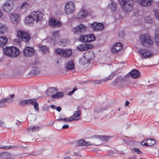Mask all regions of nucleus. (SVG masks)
I'll use <instances>...</instances> for the list:
<instances>
[{
	"label": "nucleus",
	"instance_id": "obj_46",
	"mask_svg": "<svg viewBox=\"0 0 159 159\" xmlns=\"http://www.w3.org/2000/svg\"><path fill=\"white\" fill-rule=\"evenodd\" d=\"M77 90V89L76 88H74L73 90L69 92L68 93V94L69 95H71L72 94L74 93Z\"/></svg>",
	"mask_w": 159,
	"mask_h": 159
},
{
	"label": "nucleus",
	"instance_id": "obj_9",
	"mask_svg": "<svg viewBox=\"0 0 159 159\" xmlns=\"http://www.w3.org/2000/svg\"><path fill=\"white\" fill-rule=\"evenodd\" d=\"M56 52L60 56L65 57L70 56L72 53L70 49L63 50L60 49H57Z\"/></svg>",
	"mask_w": 159,
	"mask_h": 159
},
{
	"label": "nucleus",
	"instance_id": "obj_30",
	"mask_svg": "<svg viewBox=\"0 0 159 159\" xmlns=\"http://www.w3.org/2000/svg\"><path fill=\"white\" fill-rule=\"evenodd\" d=\"M40 129L39 126H32L28 127L27 129L30 132H35L39 130Z\"/></svg>",
	"mask_w": 159,
	"mask_h": 159
},
{
	"label": "nucleus",
	"instance_id": "obj_32",
	"mask_svg": "<svg viewBox=\"0 0 159 159\" xmlns=\"http://www.w3.org/2000/svg\"><path fill=\"white\" fill-rule=\"evenodd\" d=\"M64 96V93L62 92H59L53 94L52 96V97L54 98H62Z\"/></svg>",
	"mask_w": 159,
	"mask_h": 159
},
{
	"label": "nucleus",
	"instance_id": "obj_3",
	"mask_svg": "<svg viewBox=\"0 0 159 159\" xmlns=\"http://www.w3.org/2000/svg\"><path fill=\"white\" fill-rule=\"evenodd\" d=\"M139 42L143 46L146 47H152L153 43V41L151 37L146 34H142L140 35Z\"/></svg>",
	"mask_w": 159,
	"mask_h": 159
},
{
	"label": "nucleus",
	"instance_id": "obj_63",
	"mask_svg": "<svg viewBox=\"0 0 159 159\" xmlns=\"http://www.w3.org/2000/svg\"><path fill=\"white\" fill-rule=\"evenodd\" d=\"M20 42V41L19 40H18V41L17 42L18 43H19Z\"/></svg>",
	"mask_w": 159,
	"mask_h": 159
},
{
	"label": "nucleus",
	"instance_id": "obj_1",
	"mask_svg": "<svg viewBox=\"0 0 159 159\" xmlns=\"http://www.w3.org/2000/svg\"><path fill=\"white\" fill-rule=\"evenodd\" d=\"M43 14L39 11H34L31 12L30 15L26 17L25 22L30 24L34 21L36 22L41 21L43 19Z\"/></svg>",
	"mask_w": 159,
	"mask_h": 159
},
{
	"label": "nucleus",
	"instance_id": "obj_7",
	"mask_svg": "<svg viewBox=\"0 0 159 159\" xmlns=\"http://www.w3.org/2000/svg\"><path fill=\"white\" fill-rule=\"evenodd\" d=\"M121 7L126 12L130 11L132 9L133 5L129 3L126 0H119Z\"/></svg>",
	"mask_w": 159,
	"mask_h": 159
},
{
	"label": "nucleus",
	"instance_id": "obj_54",
	"mask_svg": "<svg viewBox=\"0 0 159 159\" xmlns=\"http://www.w3.org/2000/svg\"><path fill=\"white\" fill-rule=\"evenodd\" d=\"M11 147H10V146H5L4 147V148L2 147V148H4L5 149H9L11 148Z\"/></svg>",
	"mask_w": 159,
	"mask_h": 159
},
{
	"label": "nucleus",
	"instance_id": "obj_15",
	"mask_svg": "<svg viewBox=\"0 0 159 159\" xmlns=\"http://www.w3.org/2000/svg\"><path fill=\"white\" fill-rule=\"evenodd\" d=\"M49 25L52 27H61V24L60 21L54 18H51L49 21Z\"/></svg>",
	"mask_w": 159,
	"mask_h": 159
},
{
	"label": "nucleus",
	"instance_id": "obj_49",
	"mask_svg": "<svg viewBox=\"0 0 159 159\" xmlns=\"http://www.w3.org/2000/svg\"><path fill=\"white\" fill-rule=\"evenodd\" d=\"M141 144L142 145L144 146H148V142L147 143H145L144 141H143L141 143Z\"/></svg>",
	"mask_w": 159,
	"mask_h": 159
},
{
	"label": "nucleus",
	"instance_id": "obj_25",
	"mask_svg": "<svg viewBox=\"0 0 159 159\" xmlns=\"http://www.w3.org/2000/svg\"><path fill=\"white\" fill-rule=\"evenodd\" d=\"M108 7L111 11L114 12L117 9V4L115 2L111 1V3L109 4Z\"/></svg>",
	"mask_w": 159,
	"mask_h": 159
},
{
	"label": "nucleus",
	"instance_id": "obj_44",
	"mask_svg": "<svg viewBox=\"0 0 159 159\" xmlns=\"http://www.w3.org/2000/svg\"><path fill=\"white\" fill-rule=\"evenodd\" d=\"M113 75H109L108 76L107 78H106L105 79H104L103 81H108L109 80H111L113 78Z\"/></svg>",
	"mask_w": 159,
	"mask_h": 159
},
{
	"label": "nucleus",
	"instance_id": "obj_62",
	"mask_svg": "<svg viewBox=\"0 0 159 159\" xmlns=\"http://www.w3.org/2000/svg\"><path fill=\"white\" fill-rule=\"evenodd\" d=\"M127 159H135V158L134 157H131L127 158Z\"/></svg>",
	"mask_w": 159,
	"mask_h": 159
},
{
	"label": "nucleus",
	"instance_id": "obj_2",
	"mask_svg": "<svg viewBox=\"0 0 159 159\" xmlns=\"http://www.w3.org/2000/svg\"><path fill=\"white\" fill-rule=\"evenodd\" d=\"M3 51L4 54L12 57H17L20 53L19 50L13 46L7 47L3 49Z\"/></svg>",
	"mask_w": 159,
	"mask_h": 159
},
{
	"label": "nucleus",
	"instance_id": "obj_6",
	"mask_svg": "<svg viewBox=\"0 0 159 159\" xmlns=\"http://www.w3.org/2000/svg\"><path fill=\"white\" fill-rule=\"evenodd\" d=\"M14 2L12 0H7L2 6V10L7 12H10L13 9Z\"/></svg>",
	"mask_w": 159,
	"mask_h": 159
},
{
	"label": "nucleus",
	"instance_id": "obj_28",
	"mask_svg": "<svg viewBox=\"0 0 159 159\" xmlns=\"http://www.w3.org/2000/svg\"><path fill=\"white\" fill-rule=\"evenodd\" d=\"M7 39L5 36L0 37V47L4 46L7 43Z\"/></svg>",
	"mask_w": 159,
	"mask_h": 159
},
{
	"label": "nucleus",
	"instance_id": "obj_16",
	"mask_svg": "<svg viewBox=\"0 0 159 159\" xmlns=\"http://www.w3.org/2000/svg\"><path fill=\"white\" fill-rule=\"evenodd\" d=\"M122 48V44L120 43H116L112 47L111 52L114 54H115L120 50Z\"/></svg>",
	"mask_w": 159,
	"mask_h": 159
},
{
	"label": "nucleus",
	"instance_id": "obj_22",
	"mask_svg": "<svg viewBox=\"0 0 159 159\" xmlns=\"http://www.w3.org/2000/svg\"><path fill=\"white\" fill-rule=\"evenodd\" d=\"M87 11L86 10H83L80 11L77 15V18L79 19H82L87 16Z\"/></svg>",
	"mask_w": 159,
	"mask_h": 159
},
{
	"label": "nucleus",
	"instance_id": "obj_5",
	"mask_svg": "<svg viewBox=\"0 0 159 159\" xmlns=\"http://www.w3.org/2000/svg\"><path fill=\"white\" fill-rule=\"evenodd\" d=\"M95 143L92 144H91L90 142H87L86 141L81 140L79 141L78 142V144L79 146H88L91 145H93L94 146H99L102 143L101 138V136H98L94 140Z\"/></svg>",
	"mask_w": 159,
	"mask_h": 159
},
{
	"label": "nucleus",
	"instance_id": "obj_21",
	"mask_svg": "<svg viewBox=\"0 0 159 159\" xmlns=\"http://www.w3.org/2000/svg\"><path fill=\"white\" fill-rule=\"evenodd\" d=\"M39 50L43 54H47L49 52V48L47 46L39 44Z\"/></svg>",
	"mask_w": 159,
	"mask_h": 159
},
{
	"label": "nucleus",
	"instance_id": "obj_19",
	"mask_svg": "<svg viewBox=\"0 0 159 159\" xmlns=\"http://www.w3.org/2000/svg\"><path fill=\"white\" fill-rule=\"evenodd\" d=\"M138 3L141 6L147 7L151 5L152 3V0H138Z\"/></svg>",
	"mask_w": 159,
	"mask_h": 159
},
{
	"label": "nucleus",
	"instance_id": "obj_4",
	"mask_svg": "<svg viewBox=\"0 0 159 159\" xmlns=\"http://www.w3.org/2000/svg\"><path fill=\"white\" fill-rule=\"evenodd\" d=\"M17 36L19 39L26 43H29L30 39V34L25 31L18 30L17 32Z\"/></svg>",
	"mask_w": 159,
	"mask_h": 159
},
{
	"label": "nucleus",
	"instance_id": "obj_14",
	"mask_svg": "<svg viewBox=\"0 0 159 159\" xmlns=\"http://www.w3.org/2000/svg\"><path fill=\"white\" fill-rule=\"evenodd\" d=\"M93 47V46L90 44H83L79 45L77 48L80 51H83L91 48Z\"/></svg>",
	"mask_w": 159,
	"mask_h": 159
},
{
	"label": "nucleus",
	"instance_id": "obj_29",
	"mask_svg": "<svg viewBox=\"0 0 159 159\" xmlns=\"http://www.w3.org/2000/svg\"><path fill=\"white\" fill-rule=\"evenodd\" d=\"M31 99H22L19 102V104L21 106H25L30 104Z\"/></svg>",
	"mask_w": 159,
	"mask_h": 159
},
{
	"label": "nucleus",
	"instance_id": "obj_50",
	"mask_svg": "<svg viewBox=\"0 0 159 159\" xmlns=\"http://www.w3.org/2000/svg\"><path fill=\"white\" fill-rule=\"evenodd\" d=\"M57 120L58 121H63L65 122H66V119H65V118H63V119L60 118V119H57Z\"/></svg>",
	"mask_w": 159,
	"mask_h": 159
},
{
	"label": "nucleus",
	"instance_id": "obj_58",
	"mask_svg": "<svg viewBox=\"0 0 159 159\" xmlns=\"http://www.w3.org/2000/svg\"><path fill=\"white\" fill-rule=\"evenodd\" d=\"M129 102H128V101H126L125 102V105L126 106H127L129 104Z\"/></svg>",
	"mask_w": 159,
	"mask_h": 159
},
{
	"label": "nucleus",
	"instance_id": "obj_23",
	"mask_svg": "<svg viewBox=\"0 0 159 159\" xmlns=\"http://www.w3.org/2000/svg\"><path fill=\"white\" fill-rule=\"evenodd\" d=\"M74 68V61L72 60L68 61L66 64V68L67 70H71Z\"/></svg>",
	"mask_w": 159,
	"mask_h": 159
},
{
	"label": "nucleus",
	"instance_id": "obj_60",
	"mask_svg": "<svg viewBox=\"0 0 159 159\" xmlns=\"http://www.w3.org/2000/svg\"><path fill=\"white\" fill-rule=\"evenodd\" d=\"M10 97L11 98H13L14 97V94H11L10 95Z\"/></svg>",
	"mask_w": 159,
	"mask_h": 159
},
{
	"label": "nucleus",
	"instance_id": "obj_38",
	"mask_svg": "<svg viewBox=\"0 0 159 159\" xmlns=\"http://www.w3.org/2000/svg\"><path fill=\"white\" fill-rule=\"evenodd\" d=\"M57 91L56 88H50L47 91L46 93L48 94L50 93H56L57 92Z\"/></svg>",
	"mask_w": 159,
	"mask_h": 159
},
{
	"label": "nucleus",
	"instance_id": "obj_31",
	"mask_svg": "<svg viewBox=\"0 0 159 159\" xmlns=\"http://www.w3.org/2000/svg\"><path fill=\"white\" fill-rule=\"evenodd\" d=\"M69 42V41L67 39H62L61 40L59 44L61 46L64 47L68 45Z\"/></svg>",
	"mask_w": 159,
	"mask_h": 159
},
{
	"label": "nucleus",
	"instance_id": "obj_20",
	"mask_svg": "<svg viewBox=\"0 0 159 159\" xmlns=\"http://www.w3.org/2000/svg\"><path fill=\"white\" fill-rule=\"evenodd\" d=\"M13 101L12 99L10 98H3L0 100V108L5 106V103H10Z\"/></svg>",
	"mask_w": 159,
	"mask_h": 159
},
{
	"label": "nucleus",
	"instance_id": "obj_55",
	"mask_svg": "<svg viewBox=\"0 0 159 159\" xmlns=\"http://www.w3.org/2000/svg\"><path fill=\"white\" fill-rule=\"evenodd\" d=\"M0 125L2 126H4V123L1 121L0 120Z\"/></svg>",
	"mask_w": 159,
	"mask_h": 159
},
{
	"label": "nucleus",
	"instance_id": "obj_36",
	"mask_svg": "<svg viewBox=\"0 0 159 159\" xmlns=\"http://www.w3.org/2000/svg\"><path fill=\"white\" fill-rule=\"evenodd\" d=\"M88 35V43L93 42L95 39V38L93 34H89Z\"/></svg>",
	"mask_w": 159,
	"mask_h": 159
},
{
	"label": "nucleus",
	"instance_id": "obj_13",
	"mask_svg": "<svg viewBox=\"0 0 159 159\" xmlns=\"http://www.w3.org/2000/svg\"><path fill=\"white\" fill-rule=\"evenodd\" d=\"M20 17L18 14L14 13L11 15L10 17L11 22L14 24H17L20 21Z\"/></svg>",
	"mask_w": 159,
	"mask_h": 159
},
{
	"label": "nucleus",
	"instance_id": "obj_8",
	"mask_svg": "<svg viewBox=\"0 0 159 159\" xmlns=\"http://www.w3.org/2000/svg\"><path fill=\"white\" fill-rule=\"evenodd\" d=\"M23 54L25 57H31L35 54V51L33 48L27 46L24 49Z\"/></svg>",
	"mask_w": 159,
	"mask_h": 159
},
{
	"label": "nucleus",
	"instance_id": "obj_37",
	"mask_svg": "<svg viewBox=\"0 0 159 159\" xmlns=\"http://www.w3.org/2000/svg\"><path fill=\"white\" fill-rule=\"evenodd\" d=\"M79 39L80 41H82L83 42L88 43L87 35H82L80 36Z\"/></svg>",
	"mask_w": 159,
	"mask_h": 159
},
{
	"label": "nucleus",
	"instance_id": "obj_40",
	"mask_svg": "<svg viewBox=\"0 0 159 159\" xmlns=\"http://www.w3.org/2000/svg\"><path fill=\"white\" fill-rule=\"evenodd\" d=\"M155 40L157 45L159 46V34L156 33L155 34Z\"/></svg>",
	"mask_w": 159,
	"mask_h": 159
},
{
	"label": "nucleus",
	"instance_id": "obj_45",
	"mask_svg": "<svg viewBox=\"0 0 159 159\" xmlns=\"http://www.w3.org/2000/svg\"><path fill=\"white\" fill-rule=\"evenodd\" d=\"M73 117L71 116L70 117L68 118V117H66L65 118L66 119V122H71V121L74 120V119L73 118Z\"/></svg>",
	"mask_w": 159,
	"mask_h": 159
},
{
	"label": "nucleus",
	"instance_id": "obj_51",
	"mask_svg": "<svg viewBox=\"0 0 159 159\" xmlns=\"http://www.w3.org/2000/svg\"><path fill=\"white\" fill-rule=\"evenodd\" d=\"M56 109L57 111H58L59 112L60 111L61 109V107H56Z\"/></svg>",
	"mask_w": 159,
	"mask_h": 159
},
{
	"label": "nucleus",
	"instance_id": "obj_34",
	"mask_svg": "<svg viewBox=\"0 0 159 159\" xmlns=\"http://www.w3.org/2000/svg\"><path fill=\"white\" fill-rule=\"evenodd\" d=\"M124 79L120 77H118L116 78L115 80L113 82L112 84L115 86L118 84L120 83L122 81H123Z\"/></svg>",
	"mask_w": 159,
	"mask_h": 159
},
{
	"label": "nucleus",
	"instance_id": "obj_17",
	"mask_svg": "<svg viewBox=\"0 0 159 159\" xmlns=\"http://www.w3.org/2000/svg\"><path fill=\"white\" fill-rule=\"evenodd\" d=\"M59 38V32L58 31H53L52 35L51 37V42L52 43H55Z\"/></svg>",
	"mask_w": 159,
	"mask_h": 159
},
{
	"label": "nucleus",
	"instance_id": "obj_39",
	"mask_svg": "<svg viewBox=\"0 0 159 159\" xmlns=\"http://www.w3.org/2000/svg\"><path fill=\"white\" fill-rule=\"evenodd\" d=\"M148 143V146H151L155 144L156 143V141L153 139H148L147 141Z\"/></svg>",
	"mask_w": 159,
	"mask_h": 159
},
{
	"label": "nucleus",
	"instance_id": "obj_56",
	"mask_svg": "<svg viewBox=\"0 0 159 159\" xmlns=\"http://www.w3.org/2000/svg\"><path fill=\"white\" fill-rule=\"evenodd\" d=\"M16 124L17 125H20L21 124V122L20 121H17V122L16 123Z\"/></svg>",
	"mask_w": 159,
	"mask_h": 159
},
{
	"label": "nucleus",
	"instance_id": "obj_52",
	"mask_svg": "<svg viewBox=\"0 0 159 159\" xmlns=\"http://www.w3.org/2000/svg\"><path fill=\"white\" fill-rule=\"evenodd\" d=\"M69 125H64L62 127V129H67L69 127Z\"/></svg>",
	"mask_w": 159,
	"mask_h": 159
},
{
	"label": "nucleus",
	"instance_id": "obj_43",
	"mask_svg": "<svg viewBox=\"0 0 159 159\" xmlns=\"http://www.w3.org/2000/svg\"><path fill=\"white\" fill-rule=\"evenodd\" d=\"M156 18L159 21V10L156 9L154 11Z\"/></svg>",
	"mask_w": 159,
	"mask_h": 159
},
{
	"label": "nucleus",
	"instance_id": "obj_11",
	"mask_svg": "<svg viewBox=\"0 0 159 159\" xmlns=\"http://www.w3.org/2000/svg\"><path fill=\"white\" fill-rule=\"evenodd\" d=\"M74 10V5L73 2H69L66 3L65 8V11L66 14H70L72 13Z\"/></svg>",
	"mask_w": 159,
	"mask_h": 159
},
{
	"label": "nucleus",
	"instance_id": "obj_48",
	"mask_svg": "<svg viewBox=\"0 0 159 159\" xmlns=\"http://www.w3.org/2000/svg\"><path fill=\"white\" fill-rule=\"evenodd\" d=\"M134 150L136 152L138 153H140L141 152L139 149L138 148H134Z\"/></svg>",
	"mask_w": 159,
	"mask_h": 159
},
{
	"label": "nucleus",
	"instance_id": "obj_26",
	"mask_svg": "<svg viewBox=\"0 0 159 159\" xmlns=\"http://www.w3.org/2000/svg\"><path fill=\"white\" fill-rule=\"evenodd\" d=\"M130 76L133 78H136L139 77V73L138 70H133L130 73Z\"/></svg>",
	"mask_w": 159,
	"mask_h": 159
},
{
	"label": "nucleus",
	"instance_id": "obj_27",
	"mask_svg": "<svg viewBox=\"0 0 159 159\" xmlns=\"http://www.w3.org/2000/svg\"><path fill=\"white\" fill-rule=\"evenodd\" d=\"M30 104L34 106V107L36 111H39V104L35 99H30Z\"/></svg>",
	"mask_w": 159,
	"mask_h": 159
},
{
	"label": "nucleus",
	"instance_id": "obj_57",
	"mask_svg": "<svg viewBox=\"0 0 159 159\" xmlns=\"http://www.w3.org/2000/svg\"><path fill=\"white\" fill-rule=\"evenodd\" d=\"M103 81V80H100L97 81V82L96 83L97 84H99L101 83V82Z\"/></svg>",
	"mask_w": 159,
	"mask_h": 159
},
{
	"label": "nucleus",
	"instance_id": "obj_59",
	"mask_svg": "<svg viewBox=\"0 0 159 159\" xmlns=\"http://www.w3.org/2000/svg\"><path fill=\"white\" fill-rule=\"evenodd\" d=\"M64 159H72V158L70 157H65Z\"/></svg>",
	"mask_w": 159,
	"mask_h": 159
},
{
	"label": "nucleus",
	"instance_id": "obj_42",
	"mask_svg": "<svg viewBox=\"0 0 159 159\" xmlns=\"http://www.w3.org/2000/svg\"><path fill=\"white\" fill-rule=\"evenodd\" d=\"M29 7L28 4L26 2L23 3L20 6L21 9H26Z\"/></svg>",
	"mask_w": 159,
	"mask_h": 159
},
{
	"label": "nucleus",
	"instance_id": "obj_53",
	"mask_svg": "<svg viewBox=\"0 0 159 159\" xmlns=\"http://www.w3.org/2000/svg\"><path fill=\"white\" fill-rule=\"evenodd\" d=\"M50 107L53 109H55L56 108V107H55L54 105H50Z\"/></svg>",
	"mask_w": 159,
	"mask_h": 159
},
{
	"label": "nucleus",
	"instance_id": "obj_24",
	"mask_svg": "<svg viewBox=\"0 0 159 159\" xmlns=\"http://www.w3.org/2000/svg\"><path fill=\"white\" fill-rule=\"evenodd\" d=\"M81 113V111L78 109L76 111H75L74 115L72 116L74 120H78L80 119Z\"/></svg>",
	"mask_w": 159,
	"mask_h": 159
},
{
	"label": "nucleus",
	"instance_id": "obj_10",
	"mask_svg": "<svg viewBox=\"0 0 159 159\" xmlns=\"http://www.w3.org/2000/svg\"><path fill=\"white\" fill-rule=\"evenodd\" d=\"M87 30L86 27L83 24H81L74 28L73 30V32L76 34H80L85 32Z\"/></svg>",
	"mask_w": 159,
	"mask_h": 159
},
{
	"label": "nucleus",
	"instance_id": "obj_41",
	"mask_svg": "<svg viewBox=\"0 0 159 159\" xmlns=\"http://www.w3.org/2000/svg\"><path fill=\"white\" fill-rule=\"evenodd\" d=\"M102 143V142H107L108 139H109V136H101Z\"/></svg>",
	"mask_w": 159,
	"mask_h": 159
},
{
	"label": "nucleus",
	"instance_id": "obj_18",
	"mask_svg": "<svg viewBox=\"0 0 159 159\" xmlns=\"http://www.w3.org/2000/svg\"><path fill=\"white\" fill-rule=\"evenodd\" d=\"M138 52L144 58L149 57L152 55V53L150 52L146 49H140Z\"/></svg>",
	"mask_w": 159,
	"mask_h": 159
},
{
	"label": "nucleus",
	"instance_id": "obj_12",
	"mask_svg": "<svg viewBox=\"0 0 159 159\" xmlns=\"http://www.w3.org/2000/svg\"><path fill=\"white\" fill-rule=\"evenodd\" d=\"M91 26L92 29L95 31H99L103 30L104 26L103 24L101 23H98L94 22L91 24Z\"/></svg>",
	"mask_w": 159,
	"mask_h": 159
},
{
	"label": "nucleus",
	"instance_id": "obj_35",
	"mask_svg": "<svg viewBox=\"0 0 159 159\" xmlns=\"http://www.w3.org/2000/svg\"><path fill=\"white\" fill-rule=\"evenodd\" d=\"M93 55V53L92 52H86L85 56L87 59L88 61H90L92 58Z\"/></svg>",
	"mask_w": 159,
	"mask_h": 159
},
{
	"label": "nucleus",
	"instance_id": "obj_33",
	"mask_svg": "<svg viewBox=\"0 0 159 159\" xmlns=\"http://www.w3.org/2000/svg\"><path fill=\"white\" fill-rule=\"evenodd\" d=\"M7 29V27L5 25L0 23V34H2L5 32H6Z\"/></svg>",
	"mask_w": 159,
	"mask_h": 159
},
{
	"label": "nucleus",
	"instance_id": "obj_64",
	"mask_svg": "<svg viewBox=\"0 0 159 159\" xmlns=\"http://www.w3.org/2000/svg\"><path fill=\"white\" fill-rule=\"evenodd\" d=\"M57 63H58V61H57Z\"/></svg>",
	"mask_w": 159,
	"mask_h": 159
},
{
	"label": "nucleus",
	"instance_id": "obj_61",
	"mask_svg": "<svg viewBox=\"0 0 159 159\" xmlns=\"http://www.w3.org/2000/svg\"><path fill=\"white\" fill-rule=\"evenodd\" d=\"M3 15L2 12L0 10V17H1Z\"/></svg>",
	"mask_w": 159,
	"mask_h": 159
},
{
	"label": "nucleus",
	"instance_id": "obj_47",
	"mask_svg": "<svg viewBox=\"0 0 159 159\" xmlns=\"http://www.w3.org/2000/svg\"><path fill=\"white\" fill-rule=\"evenodd\" d=\"M125 34L123 31L120 32L118 33V36L120 38H122L124 36Z\"/></svg>",
	"mask_w": 159,
	"mask_h": 159
}]
</instances>
